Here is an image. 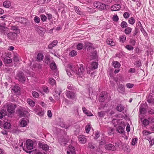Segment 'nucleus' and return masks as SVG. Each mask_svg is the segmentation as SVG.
Listing matches in <instances>:
<instances>
[{"instance_id": "1", "label": "nucleus", "mask_w": 154, "mask_h": 154, "mask_svg": "<svg viewBox=\"0 0 154 154\" xmlns=\"http://www.w3.org/2000/svg\"><path fill=\"white\" fill-rule=\"evenodd\" d=\"M68 69L71 70L72 72H74L80 75L83 74L85 71V69L84 68L83 66L81 65H80V72L77 71V67L73 65H69L68 66Z\"/></svg>"}, {"instance_id": "2", "label": "nucleus", "mask_w": 154, "mask_h": 154, "mask_svg": "<svg viewBox=\"0 0 154 154\" xmlns=\"http://www.w3.org/2000/svg\"><path fill=\"white\" fill-rule=\"evenodd\" d=\"M94 6L99 10H104L106 8V5L100 2H95L93 4Z\"/></svg>"}, {"instance_id": "3", "label": "nucleus", "mask_w": 154, "mask_h": 154, "mask_svg": "<svg viewBox=\"0 0 154 154\" xmlns=\"http://www.w3.org/2000/svg\"><path fill=\"white\" fill-rule=\"evenodd\" d=\"M67 97L72 100H75L76 99V95L75 93L71 91H67L66 93Z\"/></svg>"}, {"instance_id": "4", "label": "nucleus", "mask_w": 154, "mask_h": 154, "mask_svg": "<svg viewBox=\"0 0 154 154\" xmlns=\"http://www.w3.org/2000/svg\"><path fill=\"white\" fill-rule=\"evenodd\" d=\"M35 29L38 32L39 34L41 36L43 35L46 31L45 28L38 26L35 27Z\"/></svg>"}, {"instance_id": "5", "label": "nucleus", "mask_w": 154, "mask_h": 154, "mask_svg": "<svg viewBox=\"0 0 154 154\" xmlns=\"http://www.w3.org/2000/svg\"><path fill=\"white\" fill-rule=\"evenodd\" d=\"M98 66V64L96 62H92L90 68L88 67L87 68V73L90 74L91 71L96 69Z\"/></svg>"}, {"instance_id": "6", "label": "nucleus", "mask_w": 154, "mask_h": 154, "mask_svg": "<svg viewBox=\"0 0 154 154\" xmlns=\"http://www.w3.org/2000/svg\"><path fill=\"white\" fill-rule=\"evenodd\" d=\"M17 77L19 81L24 82L26 80V78L24 76L23 73L21 72H19L17 75Z\"/></svg>"}, {"instance_id": "7", "label": "nucleus", "mask_w": 154, "mask_h": 154, "mask_svg": "<svg viewBox=\"0 0 154 154\" xmlns=\"http://www.w3.org/2000/svg\"><path fill=\"white\" fill-rule=\"evenodd\" d=\"M105 148L107 150H111L112 151H115L116 149L115 146L111 143H108L106 144L105 146Z\"/></svg>"}, {"instance_id": "8", "label": "nucleus", "mask_w": 154, "mask_h": 154, "mask_svg": "<svg viewBox=\"0 0 154 154\" xmlns=\"http://www.w3.org/2000/svg\"><path fill=\"white\" fill-rule=\"evenodd\" d=\"M61 89L60 88L56 89L54 94V96L55 99L57 100H59L60 97V94L62 92Z\"/></svg>"}, {"instance_id": "9", "label": "nucleus", "mask_w": 154, "mask_h": 154, "mask_svg": "<svg viewBox=\"0 0 154 154\" xmlns=\"http://www.w3.org/2000/svg\"><path fill=\"white\" fill-rule=\"evenodd\" d=\"M7 36L9 39L12 40H14L17 38V34L14 32H10L8 33Z\"/></svg>"}, {"instance_id": "10", "label": "nucleus", "mask_w": 154, "mask_h": 154, "mask_svg": "<svg viewBox=\"0 0 154 154\" xmlns=\"http://www.w3.org/2000/svg\"><path fill=\"white\" fill-rule=\"evenodd\" d=\"M26 147L29 149H33V142L31 140L28 139L26 141Z\"/></svg>"}, {"instance_id": "11", "label": "nucleus", "mask_w": 154, "mask_h": 154, "mask_svg": "<svg viewBox=\"0 0 154 154\" xmlns=\"http://www.w3.org/2000/svg\"><path fill=\"white\" fill-rule=\"evenodd\" d=\"M107 97V95L105 91L102 92L99 98V100L101 102H103Z\"/></svg>"}, {"instance_id": "12", "label": "nucleus", "mask_w": 154, "mask_h": 154, "mask_svg": "<svg viewBox=\"0 0 154 154\" xmlns=\"http://www.w3.org/2000/svg\"><path fill=\"white\" fill-rule=\"evenodd\" d=\"M8 29L7 27L0 25V33L2 34L5 35L8 31Z\"/></svg>"}, {"instance_id": "13", "label": "nucleus", "mask_w": 154, "mask_h": 154, "mask_svg": "<svg viewBox=\"0 0 154 154\" xmlns=\"http://www.w3.org/2000/svg\"><path fill=\"white\" fill-rule=\"evenodd\" d=\"M79 140L81 143L84 144L86 143L87 139L85 135H80L79 136Z\"/></svg>"}, {"instance_id": "14", "label": "nucleus", "mask_w": 154, "mask_h": 154, "mask_svg": "<svg viewBox=\"0 0 154 154\" xmlns=\"http://www.w3.org/2000/svg\"><path fill=\"white\" fill-rule=\"evenodd\" d=\"M117 90L120 93L122 94L125 93V88L124 85L122 84H119L118 86Z\"/></svg>"}, {"instance_id": "15", "label": "nucleus", "mask_w": 154, "mask_h": 154, "mask_svg": "<svg viewBox=\"0 0 154 154\" xmlns=\"http://www.w3.org/2000/svg\"><path fill=\"white\" fill-rule=\"evenodd\" d=\"M67 154H75V147L72 145H69V150L67 151Z\"/></svg>"}, {"instance_id": "16", "label": "nucleus", "mask_w": 154, "mask_h": 154, "mask_svg": "<svg viewBox=\"0 0 154 154\" xmlns=\"http://www.w3.org/2000/svg\"><path fill=\"white\" fill-rule=\"evenodd\" d=\"M121 6L119 4H115L111 7V10L113 11H116L119 10L121 8Z\"/></svg>"}, {"instance_id": "17", "label": "nucleus", "mask_w": 154, "mask_h": 154, "mask_svg": "<svg viewBox=\"0 0 154 154\" xmlns=\"http://www.w3.org/2000/svg\"><path fill=\"white\" fill-rule=\"evenodd\" d=\"M38 145L39 147L42 148L43 150L46 151L48 150L49 149V146L46 144H43L41 143H39Z\"/></svg>"}, {"instance_id": "18", "label": "nucleus", "mask_w": 154, "mask_h": 154, "mask_svg": "<svg viewBox=\"0 0 154 154\" xmlns=\"http://www.w3.org/2000/svg\"><path fill=\"white\" fill-rule=\"evenodd\" d=\"M28 123V122L24 119H22L20 120V125L22 127H26Z\"/></svg>"}, {"instance_id": "19", "label": "nucleus", "mask_w": 154, "mask_h": 154, "mask_svg": "<svg viewBox=\"0 0 154 154\" xmlns=\"http://www.w3.org/2000/svg\"><path fill=\"white\" fill-rule=\"evenodd\" d=\"M27 112V111L24 110L23 109H21L18 110V114L20 117L24 116Z\"/></svg>"}, {"instance_id": "20", "label": "nucleus", "mask_w": 154, "mask_h": 154, "mask_svg": "<svg viewBox=\"0 0 154 154\" xmlns=\"http://www.w3.org/2000/svg\"><path fill=\"white\" fill-rule=\"evenodd\" d=\"M57 40H54L48 46V48L49 49H51L52 48L55 46L57 44Z\"/></svg>"}, {"instance_id": "21", "label": "nucleus", "mask_w": 154, "mask_h": 154, "mask_svg": "<svg viewBox=\"0 0 154 154\" xmlns=\"http://www.w3.org/2000/svg\"><path fill=\"white\" fill-rule=\"evenodd\" d=\"M5 123L4 124V128L5 129H9L11 128V125L10 123V121L7 120L6 122L5 121Z\"/></svg>"}, {"instance_id": "22", "label": "nucleus", "mask_w": 154, "mask_h": 154, "mask_svg": "<svg viewBox=\"0 0 154 154\" xmlns=\"http://www.w3.org/2000/svg\"><path fill=\"white\" fill-rule=\"evenodd\" d=\"M4 61L6 63H10L12 61L11 59L8 56H6L4 58Z\"/></svg>"}, {"instance_id": "23", "label": "nucleus", "mask_w": 154, "mask_h": 154, "mask_svg": "<svg viewBox=\"0 0 154 154\" xmlns=\"http://www.w3.org/2000/svg\"><path fill=\"white\" fill-rule=\"evenodd\" d=\"M14 108L11 105H9L7 107V111L10 113H12L14 112Z\"/></svg>"}, {"instance_id": "24", "label": "nucleus", "mask_w": 154, "mask_h": 154, "mask_svg": "<svg viewBox=\"0 0 154 154\" xmlns=\"http://www.w3.org/2000/svg\"><path fill=\"white\" fill-rule=\"evenodd\" d=\"M11 29L15 31L17 34L19 33L20 32V30L19 29L17 26H11Z\"/></svg>"}, {"instance_id": "25", "label": "nucleus", "mask_w": 154, "mask_h": 154, "mask_svg": "<svg viewBox=\"0 0 154 154\" xmlns=\"http://www.w3.org/2000/svg\"><path fill=\"white\" fill-rule=\"evenodd\" d=\"M3 6L6 8H9L11 6V3L10 1H6L3 3Z\"/></svg>"}, {"instance_id": "26", "label": "nucleus", "mask_w": 154, "mask_h": 154, "mask_svg": "<svg viewBox=\"0 0 154 154\" xmlns=\"http://www.w3.org/2000/svg\"><path fill=\"white\" fill-rule=\"evenodd\" d=\"M27 102L31 106L33 107L35 105V103L32 100L28 98L27 100Z\"/></svg>"}, {"instance_id": "27", "label": "nucleus", "mask_w": 154, "mask_h": 154, "mask_svg": "<svg viewBox=\"0 0 154 154\" xmlns=\"http://www.w3.org/2000/svg\"><path fill=\"white\" fill-rule=\"evenodd\" d=\"M106 42L108 44L111 46H114L115 44L112 40L110 38L107 39Z\"/></svg>"}, {"instance_id": "28", "label": "nucleus", "mask_w": 154, "mask_h": 154, "mask_svg": "<svg viewBox=\"0 0 154 154\" xmlns=\"http://www.w3.org/2000/svg\"><path fill=\"white\" fill-rule=\"evenodd\" d=\"M124 131V128L121 126H119L116 128V131L119 133L122 134L123 133Z\"/></svg>"}, {"instance_id": "29", "label": "nucleus", "mask_w": 154, "mask_h": 154, "mask_svg": "<svg viewBox=\"0 0 154 154\" xmlns=\"http://www.w3.org/2000/svg\"><path fill=\"white\" fill-rule=\"evenodd\" d=\"M132 29L130 27H127L124 30V32L126 35L130 34L131 32Z\"/></svg>"}, {"instance_id": "30", "label": "nucleus", "mask_w": 154, "mask_h": 154, "mask_svg": "<svg viewBox=\"0 0 154 154\" xmlns=\"http://www.w3.org/2000/svg\"><path fill=\"white\" fill-rule=\"evenodd\" d=\"M51 0H38L37 3L38 5L43 4L44 3H47L50 2Z\"/></svg>"}, {"instance_id": "31", "label": "nucleus", "mask_w": 154, "mask_h": 154, "mask_svg": "<svg viewBox=\"0 0 154 154\" xmlns=\"http://www.w3.org/2000/svg\"><path fill=\"white\" fill-rule=\"evenodd\" d=\"M140 114H143L145 113V109L143 107V106L140 105V109L139 110Z\"/></svg>"}, {"instance_id": "32", "label": "nucleus", "mask_w": 154, "mask_h": 154, "mask_svg": "<svg viewBox=\"0 0 154 154\" xmlns=\"http://www.w3.org/2000/svg\"><path fill=\"white\" fill-rule=\"evenodd\" d=\"M116 109L118 111L121 112L124 109V107L121 104H119L116 107Z\"/></svg>"}, {"instance_id": "33", "label": "nucleus", "mask_w": 154, "mask_h": 154, "mask_svg": "<svg viewBox=\"0 0 154 154\" xmlns=\"http://www.w3.org/2000/svg\"><path fill=\"white\" fill-rule=\"evenodd\" d=\"M7 115L6 111L4 110H2L0 112V119L2 118L3 116H5Z\"/></svg>"}, {"instance_id": "34", "label": "nucleus", "mask_w": 154, "mask_h": 154, "mask_svg": "<svg viewBox=\"0 0 154 154\" xmlns=\"http://www.w3.org/2000/svg\"><path fill=\"white\" fill-rule=\"evenodd\" d=\"M44 56L42 54L39 53L37 55V59L38 61L42 60L43 59Z\"/></svg>"}, {"instance_id": "35", "label": "nucleus", "mask_w": 154, "mask_h": 154, "mask_svg": "<svg viewBox=\"0 0 154 154\" xmlns=\"http://www.w3.org/2000/svg\"><path fill=\"white\" fill-rule=\"evenodd\" d=\"M113 66L115 68H119L120 66L119 63L117 61H114L112 62Z\"/></svg>"}, {"instance_id": "36", "label": "nucleus", "mask_w": 154, "mask_h": 154, "mask_svg": "<svg viewBox=\"0 0 154 154\" xmlns=\"http://www.w3.org/2000/svg\"><path fill=\"white\" fill-rule=\"evenodd\" d=\"M135 20L133 17H131L128 20V23L131 24L133 25L135 23Z\"/></svg>"}, {"instance_id": "37", "label": "nucleus", "mask_w": 154, "mask_h": 154, "mask_svg": "<svg viewBox=\"0 0 154 154\" xmlns=\"http://www.w3.org/2000/svg\"><path fill=\"white\" fill-rule=\"evenodd\" d=\"M120 26L122 28H125L127 27L128 24L126 22L123 21L121 23Z\"/></svg>"}, {"instance_id": "38", "label": "nucleus", "mask_w": 154, "mask_h": 154, "mask_svg": "<svg viewBox=\"0 0 154 154\" xmlns=\"http://www.w3.org/2000/svg\"><path fill=\"white\" fill-rule=\"evenodd\" d=\"M50 67L51 69L53 70H55L57 69V66L54 62L50 64Z\"/></svg>"}, {"instance_id": "39", "label": "nucleus", "mask_w": 154, "mask_h": 154, "mask_svg": "<svg viewBox=\"0 0 154 154\" xmlns=\"http://www.w3.org/2000/svg\"><path fill=\"white\" fill-rule=\"evenodd\" d=\"M32 95L35 98H38L39 96V94L35 91H32Z\"/></svg>"}, {"instance_id": "40", "label": "nucleus", "mask_w": 154, "mask_h": 154, "mask_svg": "<svg viewBox=\"0 0 154 154\" xmlns=\"http://www.w3.org/2000/svg\"><path fill=\"white\" fill-rule=\"evenodd\" d=\"M77 54V52L74 50H72L69 53V55L72 57H74Z\"/></svg>"}, {"instance_id": "41", "label": "nucleus", "mask_w": 154, "mask_h": 154, "mask_svg": "<svg viewBox=\"0 0 154 154\" xmlns=\"http://www.w3.org/2000/svg\"><path fill=\"white\" fill-rule=\"evenodd\" d=\"M74 9L76 13L78 14L81 15L82 14V12L80 10L79 8L77 6H75L74 7Z\"/></svg>"}, {"instance_id": "42", "label": "nucleus", "mask_w": 154, "mask_h": 154, "mask_svg": "<svg viewBox=\"0 0 154 154\" xmlns=\"http://www.w3.org/2000/svg\"><path fill=\"white\" fill-rule=\"evenodd\" d=\"M142 119H141V121L143 122V124L145 126L147 125L149 123V121L146 119H144L143 120H142Z\"/></svg>"}, {"instance_id": "43", "label": "nucleus", "mask_w": 154, "mask_h": 154, "mask_svg": "<svg viewBox=\"0 0 154 154\" xmlns=\"http://www.w3.org/2000/svg\"><path fill=\"white\" fill-rule=\"evenodd\" d=\"M114 129L112 128H109V129L108 134L109 135H111L113 134Z\"/></svg>"}, {"instance_id": "44", "label": "nucleus", "mask_w": 154, "mask_h": 154, "mask_svg": "<svg viewBox=\"0 0 154 154\" xmlns=\"http://www.w3.org/2000/svg\"><path fill=\"white\" fill-rule=\"evenodd\" d=\"M20 88L17 85L14 86L12 89V90L14 93L17 92L19 90Z\"/></svg>"}, {"instance_id": "45", "label": "nucleus", "mask_w": 154, "mask_h": 154, "mask_svg": "<svg viewBox=\"0 0 154 154\" xmlns=\"http://www.w3.org/2000/svg\"><path fill=\"white\" fill-rule=\"evenodd\" d=\"M126 39V37L125 35L121 36L119 38V40L120 42H124Z\"/></svg>"}, {"instance_id": "46", "label": "nucleus", "mask_w": 154, "mask_h": 154, "mask_svg": "<svg viewBox=\"0 0 154 154\" xmlns=\"http://www.w3.org/2000/svg\"><path fill=\"white\" fill-rule=\"evenodd\" d=\"M34 22L37 23H39L40 22V18L38 16H35L34 18Z\"/></svg>"}, {"instance_id": "47", "label": "nucleus", "mask_w": 154, "mask_h": 154, "mask_svg": "<svg viewBox=\"0 0 154 154\" xmlns=\"http://www.w3.org/2000/svg\"><path fill=\"white\" fill-rule=\"evenodd\" d=\"M148 140L149 142L150 145L151 146H152L154 144V138L149 137Z\"/></svg>"}, {"instance_id": "48", "label": "nucleus", "mask_w": 154, "mask_h": 154, "mask_svg": "<svg viewBox=\"0 0 154 154\" xmlns=\"http://www.w3.org/2000/svg\"><path fill=\"white\" fill-rule=\"evenodd\" d=\"M134 65L137 67H139L141 66V62L140 60L136 61L134 64Z\"/></svg>"}, {"instance_id": "49", "label": "nucleus", "mask_w": 154, "mask_h": 154, "mask_svg": "<svg viewBox=\"0 0 154 154\" xmlns=\"http://www.w3.org/2000/svg\"><path fill=\"white\" fill-rule=\"evenodd\" d=\"M138 139L137 138H134L132 140L131 144L133 145H135L137 143Z\"/></svg>"}, {"instance_id": "50", "label": "nucleus", "mask_w": 154, "mask_h": 154, "mask_svg": "<svg viewBox=\"0 0 154 154\" xmlns=\"http://www.w3.org/2000/svg\"><path fill=\"white\" fill-rule=\"evenodd\" d=\"M98 114L99 117H102L105 115V112L101 111L98 112Z\"/></svg>"}, {"instance_id": "51", "label": "nucleus", "mask_w": 154, "mask_h": 154, "mask_svg": "<svg viewBox=\"0 0 154 154\" xmlns=\"http://www.w3.org/2000/svg\"><path fill=\"white\" fill-rule=\"evenodd\" d=\"M151 133L150 132L146 130H144L143 131V134L145 136L147 135L150 134Z\"/></svg>"}, {"instance_id": "52", "label": "nucleus", "mask_w": 154, "mask_h": 154, "mask_svg": "<svg viewBox=\"0 0 154 154\" xmlns=\"http://www.w3.org/2000/svg\"><path fill=\"white\" fill-rule=\"evenodd\" d=\"M87 10L89 12L91 13H93L95 12V11L94 9L91 8L87 7Z\"/></svg>"}, {"instance_id": "53", "label": "nucleus", "mask_w": 154, "mask_h": 154, "mask_svg": "<svg viewBox=\"0 0 154 154\" xmlns=\"http://www.w3.org/2000/svg\"><path fill=\"white\" fill-rule=\"evenodd\" d=\"M41 18L43 21H45L47 19V17L44 15H42L41 16Z\"/></svg>"}, {"instance_id": "54", "label": "nucleus", "mask_w": 154, "mask_h": 154, "mask_svg": "<svg viewBox=\"0 0 154 154\" xmlns=\"http://www.w3.org/2000/svg\"><path fill=\"white\" fill-rule=\"evenodd\" d=\"M125 48L129 50H132L134 49V48L130 45H127Z\"/></svg>"}, {"instance_id": "55", "label": "nucleus", "mask_w": 154, "mask_h": 154, "mask_svg": "<svg viewBox=\"0 0 154 154\" xmlns=\"http://www.w3.org/2000/svg\"><path fill=\"white\" fill-rule=\"evenodd\" d=\"M130 14L128 12H125L123 14V16L125 18H127L129 17Z\"/></svg>"}, {"instance_id": "56", "label": "nucleus", "mask_w": 154, "mask_h": 154, "mask_svg": "<svg viewBox=\"0 0 154 154\" xmlns=\"http://www.w3.org/2000/svg\"><path fill=\"white\" fill-rule=\"evenodd\" d=\"M49 83L51 85H54L55 83V81L53 79H49Z\"/></svg>"}, {"instance_id": "57", "label": "nucleus", "mask_w": 154, "mask_h": 154, "mask_svg": "<svg viewBox=\"0 0 154 154\" xmlns=\"http://www.w3.org/2000/svg\"><path fill=\"white\" fill-rule=\"evenodd\" d=\"M83 45L81 43H79L77 45V48L78 50H81L82 48Z\"/></svg>"}, {"instance_id": "58", "label": "nucleus", "mask_w": 154, "mask_h": 154, "mask_svg": "<svg viewBox=\"0 0 154 154\" xmlns=\"http://www.w3.org/2000/svg\"><path fill=\"white\" fill-rule=\"evenodd\" d=\"M91 128L90 126V125H87L85 127V130L86 132L88 133L90 131Z\"/></svg>"}, {"instance_id": "59", "label": "nucleus", "mask_w": 154, "mask_h": 154, "mask_svg": "<svg viewBox=\"0 0 154 154\" xmlns=\"http://www.w3.org/2000/svg\"><path fill=\"white\" fill-rule=\"evenodd\" d=\"M45 63L47 64H48L50 63V58L48 57H46L45 59Z\"/></svg>"}, {"instance_id": "60", "label": "nucleus", "mask_w": 154, "mask_h": 154, "mask_svg": "<svg viewBox=\"0 0 154 154\" xmlns=\"http://www.w3.org/2000/svg\"><path fill=\"white\" fill-rule=\"evenodd\" d=\"M126 86L127 88H132L133 87L134 84L128 83L126 84Z\"/></svg>"}, {"instance_id": "61", "label": "nucleus", "mask_w": 154, "mask_h": 154, "mask_svg": "<svg viewBox=\"0 0 154 154\" xmlns=\"http://www.w3.org/2000/svg\"><path fill=\"white\" fill-rule=\"evenodd\" d=\"M119 18L117 15H114L113 17V20L115 21H117L119 20Z\"/></svg>"}, {"instance_id": "62", "label": "nucleus", "mask_w": 154, "mask_h": 154, "mask_svg": "<svg viewBox=\"0 0 154 154\" xmlns=\"http://www.w3.org/2000/svg\"><path fill=\"white\" fill-rule=\"evenodd\" d=\"M60 126L61 127L64 128L65 129H67L69 127V126H67V125H65L63 123H61Z\"/></svg>"}, {"instance_id": "63", "label": "nucleus", "mask_w": 154, "mask_h": 154, "mask_svg": "<svg viewBox=\"0 0 154 154\" xmlns=\"http://www.w3.org/2000/svg\"><path fill=\"white\" fill-rule=\"evenodd\" d=\"M140 30L144 35H147V33L143 27L140 28Z\"/></svg>"}, {"instance_id": "64", "label": "nucleus", "mask_w": 154, "mask_h": 154, "mask_svg": "<svg viewBox=\"0 0 154 154\" xmlns=\"http://www.w3.org/2000/svg\"><path fill=\"white\" fill-rule=\"evenodd\" d=\"M21 20L19 21L21 23H22L25 24L26 23V20L24 18H21Z\"/></svg>"}]
</instances>
